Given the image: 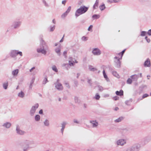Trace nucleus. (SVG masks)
Masks as SVG:
<instances>
[{
	"instance_id": "1a4fd4ad",
	"label": "nucleus",
	"mask_w": 151,
	"mask_h": 151,
	"mask_svg": "<svg viewBox=\"0 0 151 151\" xmlns=\"http://www.w3.org/2000/svg\"><path fill=\"white\" fill-rule=\"evenodd\" d=\"M16 131L17 133L19 135H23L25 133V132L20 129V126L18 125H16Z\"/></svg>"
},
{
	"instance_id": "c756f323",
	"label": "nucleus",
	"mask_w": 151,
	"mask_h": 151,
	"mask_svg": "<svg viewBox=\"0 0 151 151\" xmlns=\"http://www.w3.org/2000/svg\"><path fill=\"white\" fill-rule=\"evenodd\" d=\"M116 94L117 95L122 96L123 94V91L122 90H121L119 91H117L116 92Z\"/></svg>"
},
{
	"instance_id": "6ab92c4d",
	"label": "nucleus",
	"mask_w": 151,
	"mask_h": 151,
	"mask_svg": "<svg viewBox=\"0 0 151 151\" xmlns=\"http://www.w3.org/2000/svg\"><path fill=\"white\" fill-rule=\"evenodd\" d=\"M139 75H138L135 74L132 76L131 77L133 79V81H136L139 78Z\"/></svg>"
},
{
	"instance_id": "a211bd4d",
	"label": "nucleus",
	"mask_w": 151,
	"mask_h": 151,
	"mask_svg": "<svg viewBox=\"0 0 151 151\" xmlns=\"http://www.w3.org/2000/svg\"><path fill=\"white\" fill-rule=\"evenodd\" d=\"M150 60L148 58L147 60L145 61L144 63V65L146 67H150Z\"/></svg>"
},
{
	"instance_id": "f704fd0d",
	"label": "nucleus",
	"mask_w": 151,
	"mask_h": 151,
	"mask_svg": "<svg viewBox=\"0 0 151 151\" xmlns=\"http://www.w3.org/2000/svg\"><path fill=\"white\" fill-rule=\"evenodd\" d=\"M123 119V118L122 117H121L116 119L114 121V122L116 123L119 122H121Z\"/></svg>"
},
{
	"instance_id": "4be33fe9",
	"label": "nucleus",
	"mask_w": 151,
	"mask_h": 151,
	"mask_svg": "<svg viewBox=\"0 0 151 151\" xmlns=\"http://www.w3.org/2000/svg\"><path fill=\"white\" fill-rule=\"evenodd\" d=\"M19 73V70L17 69L13 70L12 72V75L14 76H17Z\"/></svg>"
},
{
	"instance_id": "e2e57ef3",
	"label": "nucleus",
	"mask_w": 151,
	"mask_h": 151,
	"mask_svg": "<svg viewBox=\"0 0 151 151\" xmlns=\"http://www.w3.org/2000/svg\"><path fill=\"white\" fill-rule=\"evenodd\" d=\"M66 2V0H64L62 1V4L64 5H65Z\"/></svg>"
},
{
	"instance_id": "2f4dec72",
	"label": "nucleus",
	"mask_w": 151,
	"mask_h": 151,
	"mask_svg": "<svg viewBox=\"0 0 151 151\" xmlns=\"http://www.w3.org/2000/svg\"><path fill=\"white\" fill-rule=\"evenodd\" d=\"M35 119L36 122H39L40 120V116L39 115H36L35 117Z\"/></svg>"
},
{
	"instance_id": "0eeeda50",
	"label": "nucleus",
	"mask_w": 151,
	"mask_h": 151,
	"mask_svg": "<svg viewBox=\"0 0 151 151\" xmlns=\"http://www.w3.org/2000/svg\"><path fill=\"white\" fill-rule=\"evenodd\" d=\"M126 143V139H119L116 141V144L117 145L121 146H123Z\"/></svg>"
},
{
	"instance_id": "9b49d317",
	"label": "nucleus",
	"mask_w": 151,
	"mask_h": 151,
	"mask_svg": "<svg viewBox=\"0 0 151 151\" xmlns=\"http://www.w3.org/2000/svg\"><path fill=\"white\" fill-rule=\"evenodd\" d=\"M92 53L95 55H99L101 53V52L99 49L97 48L93 49Z\"/></svg>"
},
{
	"instance_id": "423d86ee",
	"label": "nucleus",
	"mask_w": 151,
	"mask_h": 151,
	"mask_svg": "<svg viewBox=\"0 0 151 151\" xmlns=\"http://www.w3.org/2000/svg\"><path fill=\"white\" fill-rule=\"evenodd\" d=\"M22 23V22L20 21H14L13 22L11 27L14 29H18L21 25Z\"/></svg>"
},
{
	"instance_id": "f257e3e1",
	"label": "nucleus",
	"mask_w": 151,
	"mask_h": 151,
	"mask_svg": "<svg viewBox=\"0 0 151 151\" xmlns=\"http://www.w3.org/2000/svg\"><path fill=\"white\" fill-rule=\"evenodd\" d=\"M42 37V36H41L40 38V46L37 48V52L38 53H41L45 55L47 52L48 47Z\"/></svg>"
},
{
	"instance_id": "a18cd8bd",
	"label": "nucleus",
	"mask_w": 151,
	"mask_h": 151,
	"mask_svg": "<svg viewBox=\"0 0 151 151\" xmlns=\"http://www.w3.org/2000/svg\"><path fill=\"white\" fill-rule=\"evenodd\" d=\"M146 33L147 32H146L142 31L141 32L140 36L142 37L146 35Z\"/></svg>"
},
{
	"instance_id": "774afa93",
	"label": "nucleus",
	"mask_w": 151,
	"mask_h": 151,
	"mask_svg": "<svg viewBox=\"0 0 151 151\" xmlns=\"http://www.w3.org/2000/svg\"><path fill=\"white\" fill-rule=\"evenodd\" d=\"M64 129H63V128H61V132L62 133V135L63 134V132Z\"/></svg>"
},
{
	"instance_id": "aec40b11",
	"label": "nucleus",
	"mask_w": 151,
	"mask_h": 151,
	"mask_svg": "<svg viewBox=\"0 0 151 151\" xmlns=\"http://www.w3.org/2000/svg\"><path fill=\"white\" fill-rule=\"evenodd\" d=\"M18 96L21 98H23L25 96V93L23 91H21L18 93Z\"/></svg>"
},
{
	"instance_id": "e433bc0d",
	"label": "nucleus",
	"mask_w": 151,
	"mask_h": 151,
	"mask_svg": "<svg viewBox=\"0 0 151 151\" xmlns=\"http://www.w3.org/2000/svg\"><path fill=\"white\" fill-rule=\"evenodd\" d=\"M48 82V81L47 80V76H45L44 79L42 82L43 84H45L47 82Z\"/></svg>"
},
{
	"instance_id": "20e7f679",
	"label": "nucleus",
	"mask_w": 151,
	"mask_h": 151,
	"mask_svg": "<svg viewBox=\"0 0 151 151\" xmlns=\"http://www.w3.org/2000/svg\"><path fill=\"white\" fill-rule=\"evenodd\" d=\"M38 107L39 104L38 103L32 106L29 112V115L31 116H34L36 110Z\"/></svg>"
},
{
	"instance_id": "bf43d9fd",
	"label": "nucleus",
	"mask_w": 151,
	"mask_h": 151,
	"mask_svg": "<svg viewBox=\"0 0 151 151\" xmlns=\"http://www.w3.org/2000/svg\"><path fill=\"white\" fill-rule=\"evenodd\" d=\"M119 99V97L117 96H116L113 98V99L114 100L116 101L118 100Z\"/></svg>"
},
{
	"instance_id": "cd10ccee",
	"label": "nucleus",
	"mask_w": 151,
	"mask_h": 151,
	"mask_svg": "<svg viewBox=\"0 0 151 151\" xmlns=\"http://www.w3.org/2000/svg\"><path fill=\"white\" fill-rule=\"evenodd\" d=\"M8 86V82H5L3 84V86L5 89H6L7 88Z\"/></svg>"
},
{
	"instance_id": "4d7b16f0",
	"label": "nucleus",
	"mask_w": 151,
	"mask_h": 151,
	"mask_svg": "<svg viewBox=\"0 0 151 151\" xmlns=\"http://www.w3.org/2000/svg\"><path fill=\"white\" fill-rule=\"evenodd\" d=\"M145 38L147 42L149 43L150 42V39L148 38L147 37H145Z\"/></svg>"
},
{
	"instance_id": "f3484780",
	"label": "nucleus",
	"mask_w": 151,
	"mask_h": 151,
	"mask_svg": "<svg viewBox=\"0 0 151 151\" xmlns=\"http://www.w3.org/2000/svg\"><path fill=\"white\" fill-rule=\"evenodd\" d=\"M10 55L12 58L15 57L16 56V50H11L10 53Z\"/></svg>"
},
{
	"instance_id": "49530a36",
	"label": "nucleus",
	"mask_w": 151,
	"mask_h": 151,
	"mask_svg": "<svg viewBox=\"0 0 151 151\" xmlns=\"http://www.w3.org/2000/svg\"><path fill=\"white\" fill-rule=\"evenodd\" d=\"M66 124H67V123L66 122H63L61 124L62 127V128L64 129L65 128V125Z\"/></svg>"
},
{
	"instance_id": "3c124183",
	"label": "nucleus",
	"mask_w": 151,
	"mask_h": 151,
	"mask_svg": "<svg viewBox=\"0 0 151 151\" xmlns=\"http://www.w3.org/2000/svg\"><path fill=\"white\" fill-rule=\"evenodd\" d=\"M88 37H85V36H83L81 38L82 40L83 41H86L87 40H88Z\"/></svg>"
},
{
	"instance_id": "393cba45",
	"label": "nucleus",
	"mask_w": 151,
	"mask_h": 151,
	"mask_svg": "<svg viewBox=\"0 0 151 151\" xmlns=\"http://www.w3.org/2000/svg\"><path fill=\"white\" fill-rule=\"evenodd\" d=\"M55 25L50 26L48 28L49 31L50 32H52L55 29Z\"/></svg>"
},
{
	"instance_id": "6e6552de",
	"label": "nucleus",
	"mask_w": 151,
	"mask_h": 151,
	"mask_svg": "<svg viewBox=\"0 0 151 151\" xmlns=\"http://www.w3.org/2000/svg\"><path fill=\"white\" fill-rule=\"evenodd\" d=\"M140 146L138 144H135L130 148V151H139L140 150Z\"/></svg>"
},
{
	"instance_id": "473e14b6",
	"label": "nucleus",
	"mask_w": 151,
	"mask_h": 151,
	"mask_svg": "<svg viewBox=\"0 0 151 151\" xmlns=\"http://www.w3.org/2000/svg\"><path fill=\"white\" fill-rule=\"evenodd\" d=\"M129 129L127 128H125L122 130V133L124 134H127L129 133Z\"/></svg>"
},
{
	"instance_id": "69168bd1",
	"label": "nucleus",
	"mask_w": 151,
	"mask_h": 151,
	"mask_svg": "<svg viewBox=\"0 0 151 151\" xmlns=\"http://www.w3.org/2000/svg\"><path fill=\"white\" fill-rule=\"evenodd\" d=\"M35 67H33V68H31V69L30 70H29V71L31 72L35 69Z\"/></svg>"
},
{
	"instance_id": "4468645a",
	"label": "nucleus",
	"mask_w": 151,
	"mask_h": 151,
	"mask_svg": "<svg viewBox=\"0 0 151 151\" xmlns=\"http://www.w3.org/2000/svg\"><path fill=\"white\" fill-rule=\"evenodd\" d=\"M71 9V7L70 6H69V7H68L66 11L63 14L61 15V18L62 19L65 18L66 17L67 15L69 13V12L70 11Z\"/></svg>"
},
{
	"instance_id": "4c0bfd02",
	"label": "nucleus",
	"mask_w": 151,
	"mask_h": 151,
	"mask_svg": "<svg viewBox=\"0 0 151 151\" xmlns=\"http://www.w3.org/2000/svg\"><path fill=\"white\" fill-rule=\"evenodd\" d=\"M99 7L101 11H103L106 8L105 5L104 4H103L101 5H100V6H99Z\"/></svg>"
},
{
	"instance_id": "b1692460",
	"label": "nucleus",
	"mask_w": 151,
	"mask_h": 151,
	"mask_svg": "<svg viewBox=\"0 0 151 151\" xmlns=\"http://www.w3.org/2000/svg\"><path fill=\"white\" fill-rule=\"evenodd\" d=\"M125 50V49L122 52H120L117 54L116 55L118 56H119V57H120V58H122L123 55L124 53Z\"/></svg>"
},
{
	"instance_id": "09e8293b",
	"label": "nucleus",
	"mask_w": 151,
	"mask_h": 151,
	"mask_svg": "<svg viewBox=\"0 0 151 151\" xmlns=\"http://www.w3.org/2000/svg\"><path fill=\"white\" fill-rule=\"evenodd\" d=\"M112 74L114 76L116 77H118L119 76V75L116 71L113 72Z\"/></svg>"
},
{
	"instance_id": "7ed1b4c3",
	"label": "nucleus",
	"mask_w": 151,
	"mask_h": 151,
	"mask_svg": "<svg viewBox=\"0 0 151 151\" xmlns=\"http://www.w3.org/2000/svg\"><path fill=\"white\" fill-rule=\"evenodd\" d=\"M33 141L28 140H24L22 145V149L23 151H27L30 149L29 145L34 144Z\"/></svg>"
},
{
	"instance_id": "a878e982",
	"label": "nucleus",
	"mask_w": 151,
	"mask_h": 151,
	"mask_svg": "<svg viewBox=\"0 0 151 151\" xmlns=\"http://www.w3.org/2000/svg\"><path fill=\"white\" fill-rule=\"evenodd\" d=\"M103 75L104 76V78L106 79V80L107 82L109 81V78H108L107 76L106 75V74L105 72V71L104 70L103 71Z\"/></svg>"
},
{
	"instance_id": "338daca9",
	"label": "nucleus",
	"mask_w": 151,
	"mask_h": 151,
	"mask_svg": "<svg viewBox=\"0 0 151 151\" xmlns=\"http://www.w3.org/2000/svg\"><path fill=\"white\" fill-rule=\"evenodd\" d=\"M109 95L108 94H106L104 95V97L105 98L108 97H109Z\"/></svg>"
},
{
	"instance_id": "2eb2a0df",
	"label": "nucleus",
	"mask_w": 151,
	"mask_h": 151,
	"mask_svg": "<svg viewBox=\"0 0 151 151\" xmlns=\"http://www.w3.org/2000/svg\"><path fill=\"white\" fill-rule=\"evenodd\" d=\"M11 125L12 124L11 123L7 122L3 123L2 126L6 129H9L10 128Z\"/></svg>"
},
{
	"instance_id": "052dcab7",
	"label": "nucleus",
	"mask_w": 151,
	"mask_h": 151,
	"mask_svg": "<svg viewBox=\"0 0 151 151\" xmlns=\"http://www.w3.org/2000/svg\"><path fill=\"white\" fill-rule=\"evenodd\" d=\"M91 80L90 79H88L87 82L88 83L90 84V85L91 86L92 85V83H91Z\"/></svg>"
},
{
	"instance_id": "dca6fc26",
	"label": "nucleus",
	"mask_w": 151,
	"mask_h": 151,
	"mask_svg": "<svg viewBox=\"0 0 151 151\" xmlns=\"http://www.w3.org/2000/svg\"><path fill=\"white\" fill-rule=\"evenodd\" d=\"M61 47L60 46L55 50V52L59 56H60L61 55Z\"/></svg>"
},
{
	"instance_id": "58836bf2",
	"label": "nucleus",
	"mask_w": 151,
	"mask_h": 151,
	"mask_svg": "<svg viewBox=\"0 0 151 151\" xmlns=\"http://www.w3.org/2000/svg\"><path fill=\"white\" fill-rule=\"evenodd\" d=\"M100 96L98 93L96 94L95 96L94 97V99L97 100H99L100 99Z\"/></svg>"
},
{
	"instance_id": "72a5a7b5",
	"label": "nucleus",
	"mask_w": 151,
	"mask_h": 151,
	"mask_svg": "<svg viewBox=\"0 0 151 151\" xmlns=\"http://www.w3.org/2000/svg\"><path fill=\"white\" fill-rule=\"evenodd\" d=\"M120 1V0H108L107 2L108 3H117Z\"/></svg>"
},
{
	"instance_id": "603ef678",
	"label": "nucleus",
	"mask_w": 151,
	"mask_h": 151,
	"mask_svg": "<svg viewBox=\"0 0 151 151\" xmlns=\"http://www.w3.org/2000/svg\"><path fill=\"white\" fill-rule=\"evenodd\" d=\"M132 82V79L130 78H128L127 81V83L129 84H131Z\"/></svg>"
},
{
	"instance_id": "de8ad7c7",
	"label": "nucleus",
	"mask_w": 151,
	"mask_h": 151,
	"mask_svg": "<svg viewBox=\"0 0 151 151\" xmlns=\"http://www.w3.org/2000/svg\"><path fill=\"white\" fill-rule=\"evenodd\" d=\"M64 85H65V86L68 88H69L70 87V86H69V84L68 83L67 81H65L64 83Z\"/></svg>"
},
{
	"instance_id": "13d9d810",
	"label": "nucleus",
	"mask_w": 151,
	"mask_h": 151,
	"mask_svg": "<svg viewBox=\"0 0 151 151\" xmlns=\"http://www.w3.org/2000/svg\"><path fill=\"white\" fill-rule=\"evenodd\" d=\"M147 33L149 35V36L151 35V29L149 30L147 32Z\"/></svg>"
},
{
	"instance_id": "8fccbe9b",
	"label": "nucleus",
	"mask_w": 151,
	"mask_h": 151,
	"mask_svg": "<svg viewBox=\"0 0 151 151\" xmlns=\"http://www.w3.org/2000/svg\"><path fill=\"white\" fill-rule=\"evenodd\" d=\"M100 17V16L98 15L94 14L92 16V17L95 19H98Z\"/></svg>"
},
{
	"instance_id": "9d476101",
	"label": "nucleus",
	"mask_w": 151,
	"mask_h": 151,
	"mask_svg": "<svg viewBox=\"0 0 151 151\" xmlns=\"http://www.w3.org/2000/svg\"><path fill=\"white\" fill-rule=\"evenodd\" d=\"M91 125L93 128H97L99 126V123L96 120H91L90 121Z\"/></svg>"
},
{
	"instance_id": "37998d69",
	"label": "nucleus",
	"mask_w": 151,
	"mask_h": 151,
	"mask_svg": "<svg viewBox=\"0 0 151 151\" xmlns=\"http://www.w3.org/2000/svg\"><path fill=\"white\" fill-rule=\"evenodd\" d=\"M63 67H65L67 70H68L69 68V65L67 63H63L62 64Z\"/></svg>"
},
{
	"instance_id": "ea45409f",
	"label": "nucleus",
	"mask_w": 151,
	"mask_h": 151,
	"mask_svg": "<svg viewBox=\"0 0 151 151\" xmlns=\"http://www.w3.org/2000/svg\"><path fill=\"white\" fill-rule=\"evenodd\" d=\"M18 55H19L20 56H22V52L19 51L18 50H16V56Z\"/></svg>"
},
{
	"instance_id": "a19ab883",
	"label": "nucleus",
	"mask_w": 151,
	"mask_h": 151,
	"mask_svg": "<svg viewBox=\"0 0 151 151\" xmlns=\"http://www.w3.org/2000/svg\"><path fill=\"white\" fill-rule=\"evenodd\" d=\"M52 68L54 71L56 72H58V70L56 67L55 65H53L52 67Z\"/></svg>"
},
{
	"instance_id": "f03ea898",
	"label": "nucleus",
	"mask_w": 151,
	"mask_h": 151,
	"mask_svg": "<svg viewBox=\"0 0 151 151\" xmlns=\"http://www.w3.org/2000/svg\"><path fill=\"white\" fill-rule=\"evenodd\" d=\"M88 8L84 6H81L76 11L75 15L77 17L82 14L86 13L88 10Z\"/></svg>"
},
{
	"instance_id": "6e6d98bb",
	"label": "nucleus",
	"mask_w": 151,
	"mask_h": 151,
	"mask_svg": "<svg viewBox=\"0 0 151 151\" xmlns=\"http://www.w3.org/2000/svg\"><path fill=\"white\" fill-rule=\"evenodd\" d=\"M149 96L147 94H144L143 96H142V98L141 99H144L146 97H147V96Z\"/></svg>"
},
{
	"instance_id": "5fc2aeb1",
	"label": "nucleus",
	"mask_w": 151,
	"mask_h": 151,
	"mask_svg": "<svg viewBox=\"0 0 151 151\" xmlns=\"http://www.w3.org/2000/svg\"><path fill=\"white\" fill-rule=\"evenodd\" d=\"M73 122L74 123H76L77 124H80V122L78 120L76 119H73Z\"/></svg>"
},
{
	"instance_id": "864d4df0",
	"label": "nucleus",
	"mask_w": 151,
	"mask_h": 151,
	"mask_svg": "<svg viewBox=\"0 0 151 151\" xmlns=\"http://www.w3.org/2000/svg\"><path fill=\"white\" fill-rule=\"evenodd\" d=\"M67 51H65L64 52H63V55L64 56L65 58H66L67 56Z\"/></svg>"
},
{
	"instance_id": "412c9836",
	"label": "nucleus",
	"mask_w": 151,
	"mask_h": 151,
	"mask_svg": "<svg viewBox=\"0 0 151 151\" xmlns=\"http://www.w3.org/2000/svg\"><path fill=\"white\" fill-rule=\"evenodd\" d=\"M99 0H96L95 4L93 6V9H96L98 7L99 5Z\"/></svg>"
},
{
	"instance_id": "7c9ffc66",
	"label": "nucleus",
	"mask_w": 151,
	"mask_h": 151,
	"mask_svg": "<svg viewBox=\"0 0 151 151\" xmlns=\"http://www.w3.org/2000/svg\"><path fill=\"white\" fill-rule=\"evenodd\" d=\"M44 124L45 126L48 127L49 126V121L47 119H46L44 122Z\"/></svg>"
},
{
	"instance_id": "680f3d73",
	"label": "nucleus",
	"mask_w": 151,
	"mask_h": 151,
	"mask_svg": "<svg viewBox=\"0 0 151 151\" xmlns=\"http://www.w3.org/2000/svg\"><path fill=\"white\" fill-rule=\"evenodd\" d=\"M92 27H93V26L92 25H91L89 26V27H88V31H90V29H92Z\"/></svg>"
},
{
	"instance_id": "79ce46f5",
	"label": "nucleus",
	"mask_w": 151,
	"mask_h": 151,
	"mask_svg": "<svg viewBox=\"0 0 151 151\" xmlns=\"http://www.w3.org/2000/svg\"><path fill=\"white\" fill-rule=\"evenodd\" d=\"M97 87L98 88V90L100 91H102L104 90L103 87L100 86L98 85Z\"/></svg>"
},
{
	"instance_id": "bb28decb",
	"label": "nucleus",
	"mask_w": 151,
	"mask_h": 151,
	"mask_svg": "<svg viewBox=\"0 0 151 151\" xmlns=\"http://www.w3.org/2000/svg\"><path fill=\"white\" fill-rule=\"evenodd\" d=\"M42 3L46 7H49V5L48 4L47 2L45 0H42Z\"/></svg>"
},
{
	"instance_id": "ddd939ff",
	"label": "nucleus",
	"mask_w": 151,
	"mask_h": 151,
	"mask_svg": "<svg viewBox=\"0 0 151 151\" xmlns=\"http://www.w3.org/2000/svg\"><path fill=\"white\" fill-rule=\"evenodd\" d=\"M58 80L57 81L55 84V86L58 90L59 91L62 90L63 89V87L62 84L58 82Z\"/></svg>"
},
{
	"instance_id": "c03bdc74",
	"label": "nucleus",
	"mask_w": 151,
	"mask_h": 151,
	"mask_svg": "<svg viewBox=\"0 0 151 151\" xmlns=\"http://www.w3.org/2000/svg\"><path fill=\"white\" fill-rule=\"evenodd\" d=\"M132 101V100L130 99L129 100L127 101H125V104L127 105H129L131 103Z\"/></svg>"
},
{
	"instance_id": "39448f33",
	"label": "nucleus",
	"mask_w": 151,
	"mask_h": 151,
	"mask_svg": "<svg viewBox=\"0 0 151 151\" xmlns=\"http://www.w3.org/2000/svg\"><path fill=\"white\" fill-rule=\"evenodd\" d=\"M120 58L119 56H118L116 55L114 58V65L116 67L118 68L121 67V62L120 60L122 59V58Z\"/></svg>"
},
{
	"instance_id": "c85d7f7f",
	"label": "nucleus",
	"mask_w": 151,
	"mask_h": 151,
	"mask_svg": "<svg viewBox=\"0 0 151 151\" xmlns=\"http://www.w3.org/2000/svg\"><path fill=\"white\" fill-rule=\"evenodd\" d=\"M89 69L91 71H94L97 70V69L96 68L93 67L92 65H89L88 66Z\"/></svg>"
},
{
	"instance_id": "c9c22d12",
	"label": "nucleus",
	"mask_w": 151,
	"mask_h": 151,
	"mask_svg": "<svg viewBox=\"0 0 151 151\" xmlns=\"http://www.w3.org/2000/svg\"><path fill=\"white\" fill-rule=\"evenodd\" d=\"M74 100L75 102L76 103L79 104L81 102L80 100L77 97H75Z\"/></svg>"
},
{
	"instance_id": "f8f14e48",
	"label": "nucleus",
	"mask_w": 151,
	"mask_h": 151,
	"mask_svg": "<svg viewBox=\"0 0 151 151\" xmlns=\"http://www.w3.org/2000/svg\"><path fill=\"white\" fill-rule=\"evenodd\" d=\"M69 65L70 66H73L75 65V63H77L78 61L75 59H73L71 57L69 58Z\"/></svg>"
},
{
	"instance_id": "0e129e2a",
	"label": "nucleus",
	"mask_w": 151,
	"mask_h": 151,
	"mask_svg": "<svg viewBox=\"0 0 151 151\" xmlns=\"http://www.w3.org/2000/svg\"><path fill=\"white\" fill-rule=\"evenodd\" d=\"M39 114H43V111L42 109H41L39 111Z\"/></svg>"
},
{
	"instance_id": "5701e85b",
	"label": "nucleus",
	"mask_w": 151,
	"mask_h": 151,
	"mask_svg": "<svg viewBox=\"0 0 151 151\" xmlns=\"http://www.w3.org/2000/svg\"><path fill=\"white\" fill-rule=\"evenodd\" d=\"M35 80V78H33L31 80L29 86V89H31L32 88V84L33 83Z\"/></svg>"
}]
</instances>
